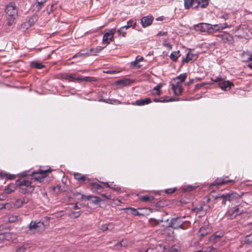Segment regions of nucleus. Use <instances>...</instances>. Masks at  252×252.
Instances as JSON below:
<instances>
[{"instance_id":"obj_12","label":"nucleus","mask_w":252,"mask_h":252,"mask_svg":"<svg viewBox=\"0 0 252 252\" xmlns=\"http://www.w3.org/2000/svg\"><path fill=\"white\" fill-rule=\"evenodd\" d=\"M209 27V33H213L215 32L219 31L220 30H222L224 28L227 27V24H220L216 25H211L210 24Z\"/></svg>"},{"instance_id":"obj_58","label":"nucleus","mask_w":252,"mask_h":252,"mask_svg":"<svg viewBox=\"0 0 252 252\" xmlns=\"http://www.w3.org/2000/svg\"><path fill=\"white\" fill-rule=\"evenodd\" d=\"M203 209L202 212L205 213L210 208V207L209 205H206L205 204V203L203 202Z\"/></svg>"},{"instance_id":"obj_14","label":"nucleus","mask_w":252,"mask_h":252,"mask_svg":"<svg viewBox=\"0 0 252 252\" xmlns=\"http://www.w3.org/2000/svg\"><path fill=\"white\" fill-rule=\"evenodd\" d=\"M15 185L19 187H30L33 186L32 185V181L27 180H21L18 179L16 181Z\"/></svg>"},{"instance_id":"obj_17","label":"nucleus","mask_w":252,"mask_h":252,"mask_svg":"<svg viewBox=\"0 0 252 252\" xmlns=\"http://www.w3.org/2000/svg\"><path fill=\"white\" fill-rule=\"evenodd\" d=\"M197 56L196 54H193L190 52H189L186 55L185 58L183 59V62L188 63L189 62L192 61L193 62L196 60Z\"/></svg>"},{"instance_id":"obj_23","label":"nucleus","mask_w":252,"mask_h":252,"mask_svg":"<svg viewBox=\"0 0 252 252\" xmlns=\"http://www.w3.org/2000/svg\"><path fill=\"white\" fill-rule=\"evenodd\" d=\"M34 190V186H30V187H21L19 189V192L23 193H31Z\"/></svg>"},{"instance_id":"obj_40","label":"nucleus","mask_w":252,"mask_h":252,"mask_svg":"<svg viewBox=\"0 0 252 252\" xmlns=\"http://www.w3.org/2000/svg\"><path fill=\"white\" fill-rule=\"evenodd\" d=\"M221 236L220 235H217V234H213L211 235L209 239L210 242H215L218 241L220 238Z\"/></svg>"},{"instance_id":"obj_35","label":"nucleus","mask_w":252,"mask_h":252,"mask_svg":"<svg viewBox=\"0 0 252 252\" xmlns=\"http://www.w3.org/2000/svg\"><path fill=\"white\" fill-rule=\"evenodd\" d=\"M31 66L32 68H35L37 69H41L45 67V66L41 63L37 62H32L31 63Z\"/></svg>"},{"instance_id":"obj_43","label":"nucleus","mask_w":252,"mask_h":252,"mask_svg":"<svg viewBox=\"0 0 252 252\" xmlns=\"http://www.w3.org/2000/svg\"><path fill=\"white\" fill-rule=\"evenodd\" d=\"M5 239L7 241H9L13 239V234L11 232H4L3 233Z\"/></svg>"},{"instance_id":"obj_15","label":"nucleus","mask_w":252,"mask_h":252,"mask_svg":"<svg viewBox=\"0 0 252 252\" xmlns=\"http://www.w3.org/2000/svg\"><path fill=\"white\" fill-rule=\"evenodd\" d=\"M63 79L69 81H77L78 82V76L75 74L64 73L62 75Z\"/></svg>"},{"instance_id":"obj_64","label":"nucleus","mask_w":252,"mask_h":252,"mask_svg":"<svg viewBox=\"0 0 252 252\" xmlns=\"http://www.w3.org/2000/svg\"><path fill=\"white\" fill-rule=\"evenodd\" d=\"M37 0V3L38 5L39 6H41L44 3H45L47 0Z\"/></svg>"},{"instance_id":"obj_29","label":"nucleus","mask_w":252,"mask_h":252,"mask_svg":"<svg viewBox=\"0 0 252 252\" xmlns=\"http://www.w3.org/2000/svg\"><path fill=\"white\" fill-rule=\"evenodd\" d=\"M15 185L10 184L5 188L4 191L6 194H10L15 190Z\"/></svg>"},{"instance_id":"obj_6","label":"nucleus","mask_w":252,"mask_h":252,"mask_svg":"<svg viewBox=\"0 0 252 252\" xmlns=\"http://www.w3.org/2000/svg\"><path fill=\"white\" fill-rule=\"evenodd\" d=\"M227 199V201L233 203H238L240 202V200L241 198L242 195H239L236 192H232L231 193H226Z\"/></svg>"},{"instance_id":"obj_63","label":"nucleus","mask_w":252,"mask_h":252,"mask_svg":"<svg viewBox=\"0 0 252 252\" xmlns=\"http://www.w3.org/2000/svg\"><path fill=\"white\" fill-rule=\"evenodd\" d=\"M167 34V32H159L157 34V36H164V35H166Z\"/></svg>"},{"instance_id":"obj_39","label":"nucleus","mask_w":252,"mask_h":252,"mask_svg":"<svg viewBox=\"0 0 252 252\" xmlns=\"http://www.w3.org/2000/svg\"><path fill=\"white\" fill-rule=\"evenodd\" d=\"M25 203V199H18L16 200L14 203V206L16 208H18L22 206L24 203Z\"/></svg>"},{"instance_id":"obj_52","label":"nucleus","mask_w":252,"mask_h":252,"mask_svg":"<svg viewBox=\"0 0 252 252\" xmlns=\"http://www.w3.org/2000/svg\"><path fill=\"white\" fill-rule=\"evenodd\" d=\"M105 47H102L101 46H97L96 48H94V54L95 55L100 52L101 50H102Z\"/></svg>"},{"instance_id":"obj_51","label":"nucleus","mask_w":252,"mask_h":252,"mask_svg":"<svg viewBox=\"0 0 252 252\" xmlns=\"http://www.w3.org/2000/svg\"><path fill=\"white\" fill-rule=\"evenodd\" d=\"M98 101H99L104 102H106V103H109V104H114V103L113 102V99H110V98H108V99H100L98 100Z\"/></svg>"},{"instance_id":"obj_4","label":"nucleus","mask_w":252,"mask_h":252,"mask_svg":"<svg viewBox=\"0 0 252 252\" xmlns=\"http://www.w3.org/2000/svg\"><path fill=\"white\" fill-rule=\"evenodd\" d=\"M51 172V169L50 168L45 170L39 169L36 172H32L30 175L32 177V180L38 181L45 178L47 173Z\"/></svg>"},{"instance_id":"obj_31","label":"nucleus","mask_w":252,"mask_h":252,"mask_svg":"<svg viewBox=\"0 0 252 252\" xmlns=\"http://www.w3.org/2000/svg\"><path fill=\"white\" fill-rule=\"evenodd\" d=\"M0 177L1 178H6L7 179L11 180L14 179L16 177V175L7 173L0 172Z\"/></svg>"},{"instance_id":"obj_54","label":"nucleus","mask_w":252,"mask_h":252,"mask_svg":"<svg viewBox=\"0 0 252 252\" xmlns=\"http://www.w3.org/2000/svg\"><path fill=\"white\" fill-rule=\"evenodd\" d=\"M5 240L3 233H0V247L2 246L3 241Z\"/></svg>"},{"instance_id":"obj_13","label":"nucleus","mask_w":252,"mask_h":252,"mask_svg":"<svg viewBox=\"0 0 252 252\" xmlns=\"http://www.w3.org/2000/svg\"><path fill=\"white\" fill-rule=\"evenodd\" d=\"M152 102L150 98L147 97L145 99H140L136 100L134 102L131 104L134 105L143 106L146 104H150Z\"/></svg>"},{"instance_id":"obj_1","label":"nucleus","mask_w":252,"mask_h":252,"mask_svg":"<svg viewBox=\"0 0 252 252\" xmlns=\"http://www.w3.org/2000/svg\"><path fill=\"white\" fill-rule=\"evenodd\" d=\"M18 8L14 3L10 2L7 4L5 9L6 14L7 25L11 26L14 23V21L18 15Z\"/></svg>"},{"instance_id":"obj_34","label":"nucleus","mask_w":252,"mask_h":252,"mask_svg":"<svg viewBox=\"0 0 252 252\" xmlns=\"http://www.w3.org/2000/svg\"><path fill=\"white\" fill-rule=\"evenodd\" d=\"M180 51H174L170 54V58L173 62H176L178 58L180 56Z\"/></svg>"},{"instance_id":"obj_3","label":"nucleus","mask_w":252,"mask_h":252,"mask_svg":"<svg viewBox=\"0 0 252 252\" xmlns=\"http://www.w3.org/2000/svg\"><path fill=\"white\" fill-rule=\"evenodd\" d=\"M184 218H185V217H178L172 219L168 225V227H172L174 229H178L179 228L185 229V227L184 226V223L186 221L183 220Z\"/></svg>"},{"instance_id":"obj_47","label":"nucleus","mask_w":252,"mask_h":252,"mask_svg":"<svg viewBox=\"0 0 252 252\" xmlns=\"http://www.w3.org/2000/svg\"><path fill=\"white\" fill-rule=\"evenodd\" d=\"M119 35H122V36H125L126 34V32L125 30H124V28H121L117 31Z\"/></svg>"},{"instance_id":"obj_55","label":"nucleus","mask_w":252,"mask_h":252,"mask_svg":"<svg viewBox=\"0 0 252 252\" xmlns=\"http://www.w3.org/2000/svg\"><path fill=\"white\" fill-rule=\"evenodd\" d=\"M83 175H82V174L81 173H75L74 174V178L77 180L78 181H79L80 180V179H81V176H82Z\"/></svg>"},{"instance_id":"obj_48","label":"nucleus","mask_w":252,"mask_h":252,"mask_svg":"<svg viewBox=\"0 0 252 252\" xmlns=\"http://www.w3.org/2000/svg\"><path fill=\"white\" fill-rule=\"evenodd\" d=\"M109 188L117 192H119L121 190V188L119 187H117L116 185H114L113 183L111 184V186Z\"/></svg>"},{"instance_id":"obj_7","label":"nucleus","mask_w":252,"mask_h":252,"mask_svg":"<svg viewBox=\"0 0 252 252\" xmlns=\"http://www.w3.org/2000/svg\"><path fill=\"white\" fill-rule=\"evenodd\" d=\"M115 31V30L112 29L109 30V32H106L104 34L102 39V41L104 43H105L106 44V45H108L111 41H113Z\"/></svg>"},{"instance_id":"obj_53","label":"nucleus","mask_w":252,"mask_h":252,"mask_svg":"<svg viewBox=\"0 0 252 252\" xmlns=\"http://www.w3.org/2000/svg\"><path fill=\"white\" fill-rule=\"evenodd\" d=\"M5 240L3 233H0V247L2 246L3 241Z\"/></svg>"},{"instance_id":"obj_57","label":"nucleus","mask_w":252,"mask_h":252,"mask_svg":"<svg viewBox=\"0 0 252 252\" xmlns=\"http://www.w3.org/2000/svg\"><path fill=\"white\" fill-rule=\"evenodd\" d=\"M245 241L248 243H252V234L247 236Z\"/></svg>"},{"instance_id":"obj_46","label":"nucleus","mask_w":252,"mask_h":252,"mask_svg":"<svg viewBox=\"0 0 252 252\" xmlns=\"http://www.w3.org/2000/svg\"><path fill=\"white\" fill-rule=\"evenodd\" d=\"M201 3L200 2V7L202 8H206L209 4V0H201Z\"/></svg>"},{"instance_id":"obj_44","label":"nucleus","mask_w":252,"mask_h":252,"mask_svg":"<svg viewBox=\"0 0 252 252\" xmlns=\"http://www.w3.org/2000/svg\"><path fill=\"white\" fill-rule=\"evenodd\" d=\"M127 25L130 27L134 29L136 25V21L135 19H131L127 22Z\"/></svg>"},{"instance_id":"obj_18","label":"nucleus","mask_w":252,"mask_h":252,"mask_svg":"<svg viewBox=\"0 0 252 252\" xmlns=\"http://www.w3.org/2000/svg\"><path fill=\"white\" fill-rule=\"evenodd\" d=\"M234 182L233 180H226L225 178H218L212 184L213 186H221L227 183Z\"/></svg>"},{"instance_id":"obj_2","label":"nucleus","mask_w":252,"mask_h":252,"mask_svg":"<svg viewBox=\"0 0 252 252\" xmlns=\"http://www.w3.org/2000/svg\"><path fill=\"white\" fill-rule=\"evenodd\" d=\"M244 213V210L240 205H235V207L230 208L226 214L227 216L230 220L235 219L238 216H239Z\"/></svg>"},{"instance_id":"obj_20","label":"nucleus","mask_w":252,"mask_h":252,"mask_svg":"<svg viewBox=\"0 0 252 252\" xmlns=\"http://www.w3.org/2000/svg\"><path fill=\"white\" fill-rule=\"evenodd\" d=\"M91 198H94V200H93V202L96 205L98 204L99 202L104 200V199H102L98 196H93V195H89L88 196H86L85 195H83V194L81 195V199L82 200H83L84 198H86L88 200H89Z\"/></svg>"},{"instance_id":"obj_5","label":"nucleus","mask_w":252,"mask_h":252,"mask_svg":"<svg viewBox=\"0 0 252 252\" xmlns=\"http://www.w3.org/2000/svg\"><path fill=\"white\" fill-rule=\"evenodd\" d=\"M218 82V86L222 90L225 91H228L231 89V87L233 86V84L229 81H224L221 78L217 77L215 80Z\"/></svg>"},{"instance_id":"obj_8","label":"nucleus","mask_w":252,"mask_h":252,"mask_svg":"<svg viewBox=\"0 0 252 252\" xmlns=\"http://www.w3.org/2000/svg\"><path fill=\"white\" fill-rule=\"evenodd\" d=\"M217 37L220 38V41L223 43H232L233 38L232 36L228 33H223V34H218Z\"/></svg>"},{"instance_id":"obj_60","label":"nucleus","mask_w":252,"mask_h":252,"mask_svg":"<svg viewBox=\"0 0 252 252\" xmlns=\"http://www.w3.org/2000/svg\"><path fill=\"white\" fill-rule=\"evenodd\" d=\"M167 101L166 100L162 99L161 98H154L153 99V101L155 102H165Z\"/></svg>"},{"instance_id":"obj_28","label":"nucleus","mask_w":252,"mask_h":252,"mask_svg":"<svg viewBox=\"0 0 252 252\" xmlns=\"http://www.w3.org/2000/svg\"><path fill=\"white\" fill-rule=\"evenodd\" d=\"M78 82H81L82 81L85 82H94L96 81V79L95 77H81V76H78Z\"/></svg>"},{"instance_id":"obj_56","label":"nucleus","mask_w":252,"mask_h":252,"mask_svg":"<svg viewBox=\"0 0 252 252\" xmlns=\"http://www.w3.org/2000/svg\"><path fill=\"white\" fill-rule=\"evenodd\" d=\"M36 19V16H32V17H31L29 21H28V23L30 24V25L31 26H32L33 23H34V21H35V20Z\"/></svg>"},{"instance_id":"obj_11","label":"nucleus","mask_w":252,"mask_h":252,"mask_svg":"<svg viewBox=\"0 0 252 252\" xmlns=\"http://www.w3.org/2000/svg\"><path fill=\"white\" fill-rule=\"evenodd\" d=\"M154 20V17L152 15L144 16L141 19V24L143 28L150 26Z\"/></svg>"},{"instance_id":"obj_62","label":"nucleus","mask_w":252,"mask_h":252,"mask_svg":"<svg viewBox=\"0 0 252 252\" xmlns=\"http://www.w3.org/2000/svg\"><path fill=\"white\" fill-rule=\"evenodd\" d=\"M194 81V79H189V81L186 82L185 83V85L187 86H189L190 85L192 84Z\"/></svg>"},{"instance_id":"obj_25","label":"nucleus","mask_w":252,"mask_h":252,"mask_svg":"<svg viewBox=\"0 0 252 252\" xmlns=\"http://www.w3.org/2000/svg\"><path fill=\"white\" fill-rule=\"evenodd\" d=\"M42 225H43V223L40 221L36 222L32 221L29 225V228L31 230H35L41 227Z\"/></svg>"},{"instance_id":"obj_26","label":"nucleus","mask_w":252,"mask_h":252,"mask_svg":"<svg viewBox=\"0 0 252 252\" xmlns=\"http://www.w3.org/2000/svg\"><path fill=\"white\" fill-rule=\"evenodd\" d=\"M114 226L115 224L112 222H110L101 225L100 228L103 232H104L106 230H112L114 228Z\"/></svg>"},{"instance_id":"obj_10","label":"nucleus","mask_w":252,"mask_h":252,"mask_svg":"<svg viewBox=\"0 0 252 252\" xmlns=\"http://www.w3.org/2000/svg\"><path fill=\"white\" fill-rule=\"evenodd\" d=\"M185 8L189 9L190 7L196 8L200 5V2L198 0H184Z\"/></svg>"},{"instance_id":"obj_61","label":"nucleus","mask_w":252,"mask_h":252,"mask_svg":"<svg viewBox=\"0 0 252 252\" xmlns=\"http://www.w3.org/2000/svg\"><path fill=\"white\" fill-rule=\"evenodd\" d=\"M193 187L190 186H188L186 187H185L184 189V190L185 191H191V190H193Z\"/></svg>"},{"instance_id":"obj_16","label":"nucleus","mask_w":252,"mask_h":252,"mask_svg":"<svg viewBox=\"0 0 252 252\" xmlns=\"http://www.w3.org/2000/svg\"><path fill=\"white\" fill-rule=\"evenodd\" d=\"M213 197L217 203L220 202L222 205H225L227 201L226 194H219Z\"/></svg>"},{"instance_id":"obj_37","label":"nucleus","mask_w":252,"mask_h":252,"mask_svg":"<svg viewBox=\"0 0 252 252\" xmlns=\"http://www.w3.org/2000/svg\"><path fill=\"white\" fill-rule=\"evenodd\" d=\"M140 198L141 200L144 202H149L154 200V197L152 195H146L140 197Z\"/></svg>"},{"instance_id":"obj_21","label":"nucleus","mask_w":252,"mask_h":252,"mask_svg":"<svg viewBox=\"0 0 252 252\" xmlns=\"http://www.w3.org/2000/svg\"><path fill=\"white\" fill-rule=\"evenodd\" d=\"M90 186L91 187V189L93 192H97L99 190L101 191L103 189L102 186L97 183L90 182Z\"/></svg>"},{"instance_id":"obj_41","label":"nucleus","mask_w":252,"mask_h":252,"mask_svg":"<svg viewBox=\"0 0 252 252\" xmlns=\"http://www.w3.org/2000/svg\"><path fill=\"white\" fill-rule=\"evenodd\" d=\"M81 214L80 211L72 212L68 214V216L71 219H76L80 217Z\"/></svg>"},{"instance_id":"obj_9","label":"nucleus","mask_w":252,"mask_h":252,"mask_svg":"<svg viewBox=\"0 0 252 252\" xmlns=\"http://www.w3.org/2000/svg\"><path fill=\"white\" fill-rule=\"evenodd\" d=\"M209 27H210L209 24L202 23L194 25V29L196 31L209 33Z\"/></svg>"},{"instance_id":"obj_38","label":"nucleus","mask_w":252,"mask_h":252,"mask_svg":"<svg viewBox=\"0 0 252 252\" xmlns=\"http://www.w3.org/2000/svg\"><path fill=\"white\" fill-rule=\"evenodd\" d=\"M91 180V179L88 177L86 175H83L82 176H81V179L78 182L81 183L86 184L87 183H90Z\"/></svg>"},{"instance_id":"obj_24","label":"nucleus","mask_w":252,"mask_h":252,"mask_svg":"<svg viewBox=\"0 0 252 252\" xmlns=\"http://www.w3.org/2000/svg\"><path fill=\"white\" fill-rule=\"evenodd\" d=\"M187 78V74L186 73H183L175 78L173 80L176 81L175 84L179 83V86H181V83L184 82Z\"/></svg>"},{"instance_id":"obj_22","label":"nucleus","mask_w":252,"mask_h":252,"mask_svg":"<svg viewBox=\"0 0 252 252\" xmlns=\"http://www.w3.org/2000/svg\"><path fill=\"white\" fill-rule=\"evenodd\" d=\"M133 81L129 78L120 79L116 82L117 85H122L123 86H126L130 85Z\"/></svg>"},{"instance_id":"obj_49","label":"nucleus","mask_w":252,"mask_h":252,"mask_svg":"<svg viewBox=\"0 0 252 252\" xmlns=\"http://www.w3.org/2000/svg\"><path fill=\"white\" fill-rule=\"evenodd\" d=\"M53 190L57 193H59L62 191L61 186L58 185L53 188Z\"/></svg>"},{"instance_id":"obj_36","label":"nucleus","mask_w":252,"mask_h":252,"mask_svg":"<svg viewBox=\"0 0 252 252\" xmlns=\"http://www.w3.org/2000/svg\"><path fill=\"white\" fill-rule=\"evenodd\" d=\"M203 202H200L197 204L196 206L194 207L192 209V210L194 212H195L196 213H199L200 212H202L203 211Z\"/></svg>"},{"instance_id":"obj_19","label":"nucleus","mask_w":252,"mask_h":252,"mask_svg":"<svg viewBox=\"0 0 252 252\" xmlns=\"http://www.w3.org/2000/svg\"><path fill=\"white\" fill-rule=\"evenodd\" d=\"M172 89L176 95H180L181 94L183 90L182 86H179V83L177 84H172Z\"/></svg>"},{"instance_id":"obj_27","label":"nucleus","mask_w":252,"mask_h":252,"mask_svg":"<svg viewBox=\"0 0 252 252\" xmlns=\"http://www.w3.org/2000/svg\"><path fill=\"white\" fill-rule=\"evenodd\" d=\"M209 233V228L208 227L202 226L198 232V236L203 237Z\"/></svg>"},{"instance_id":"obj_50","label":"nucleus","mask_w":252,"mask_h":252,"mask_svg":"<svg viewBox=\"0 0 252 252\" xmlns=\"http://www.w3.org/2000/svg\"><path fill=\"white\" fill-rule=\"evenodd\" d=\"M177 190L176 188H170L165 190V192L167 194H172Z\"/></svg>"},{"instance_id":"obj_59","label":"nucleus","mask_w":252,"mask_h":252,"mask_svg":"<svg viewBox=\"0 0 252 252\" xmlns=\"http://www.w3.org/2000/svg\"><path fill=\"white\" fill-rule=\"evenodd\" d=\"M205 84L203 83L196 84L194 89V91L198 90L200 88L203 87Z\"/></svg>"},{"instance_id":"obj_45","label":"nucleus","mask_w":252,"mask_h":252,"mask_svg":"<svg viewBox=\"0 0 252 252\" xmlns=\"http://www.w3.org/2000/svg\"><path fill=\"white\" fill-rule=\"evenodd\" d=\"M128 209H129L131 211V213L134 216H139L142 215V214L141 213H140V212L137 211V210L134 208L130 207V208H128Z\"/></svg>"},{"instance_id":"obj_42","label":"nucleus","mask_w":252,"mask_h":252,"mask_svg":"<svg viewBox=\"0 0 252 252\" xmlns=\"http://www.w3.org/2000/svg\"><path fill=\"white\" fill-rule=\"evenodd\" d=\"M130 67L131 68H140L141 65L138 63V62L136 60L131 62Z\"/></svg>"},{"instance_id":"obj_30","label":"nucleus","mask_w":252,"mask_h":252,"mask_svg":"<svg viewBox=\"0 0 252 252\" xmlns=\"http://www.w3.org/2000/svg\"><path fill=\"white\" fill-rule=\"evenodd\" d=\"M162 86V84L160 83L158 84L157 86L154 88L153 89V95H160L161 94L160 90Z\"/></svg>"},{"instance_id":"obj_33","label":"nucleus","mask_w":252,"mask_h":252,"mask_svg":"<svg viewBox=\"0 0 252 252\" xmlns=\"http://www.w3.org/2000/svg\"><path fill=\"white\" fill-rule=\"evenodd\" d=\"M246 55L247 56V59L245 60L246 62H248V66L252 69V54L248 52L246 54Z\"/></svg>"},{"instance_id":"obj_32","label":"nucleus","mask_w":252,"mask_h":252,"mask_svg":"<svg viewBox=\"0 0 252 252\" xmlns=\"http://www.w3.org/2000/svg\"><path fill=\"white\" fill-rule=\"evenodd\" d=\"M30 248V246L28 244H24L22 245L18 246L16 252H25L27 250Z\"/></svg>"}]
</instances>
